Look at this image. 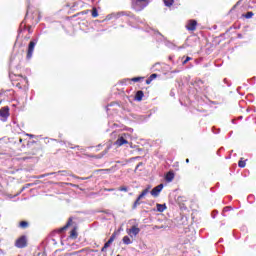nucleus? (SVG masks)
Listing matches in <instances>:
<instances>
[{
    "mask_svg": "<svg viewBox=\"0 0 256 256\" xmlns=\"http://www.w3.org/2000/svg\"><path fill=\"white\" fill-rule=\"evenodd\" d=\"M120 17H133V13L127 11L113 12L106 16L105 21H111V19H120Z\"/></svg>",
    "mask_w": 256,
    "mask_h": 256,
    "instance_id": "nucleus-1",
    "label": "nucleus"
},
{
    "mask_svg": "<svg viewBox=\"0 0 256 256\" xmlns=\"http://www.w3.org/2000/svg\"><path fill=\"white\" fill-rule=\"evenodd\" d=\"M147 5H149L147 0H132V9L134 11H143Z\"/></svg>",
    "mask_w": 256,
    "mask_h": 256,
    "instance_id": "nucleus-2",
    "label": "nucleus"
},
{
    "mask_svg": "<svg viewBox=\"0 0 256 256\" xmlns=\"http://www.w3.org/2000/svg\"><path fill=\"white\" fill-rule=\"evenodd\" d=\"M38 41L39 39L35 38L29 42L26 59L29 60L33 57V51H35V45H37Z\"/></svg>",
    "mask_w": 256,
    "mask_h": 256,
    "instance_id": "nucleus-3",
    "label": "nucleus"
},
{
    "mask_svg": "<svg viewBox=\"0 0 256 256\" xmlns=\"http://www.w3.org/2000/svg\"><path fill=\"white\" fill-rule=\"evenodd\" d=\"M49 175H56V177H69L71 173L67 170H60L58 172H52V173H47L39 177V179H43V177H49Z\"/></svg>",
    "mask_w": 256,
    "mask_h": 256,
    "instance_id": "nucleus-4",
    "label": "nucleus"
},
{
    "mask_svg": "<svg viewBox=\"0 0 256 256\" xmlns=\"http://www.w3.org/2000/svg\"><path fill=\"white\" fill-rule=\"evenodd\" d=\"M15 247L18 249H25V247H27V236L23 235L18 238L15 242Z\"/></svg>",
    "mask_w": 256,
    "mask_h": 256,
    "instance_id": "nucleus-5",
    "label": "nucleus"
},
{
    "mask_svg": "<svg viewBox=\"0 0 256 256\" xmlns=\"http://www.w3.org/2000/svg\"><path fill=\"white\" fill-rule=\"evenodd\" d=\"M163 183L159 184L158 186L154 187L151 191L150 194L152 195V197H159V193H161V191H163Z\"/></svg>",
    "mask_w": 256,
    "mask_h": 256,
    "instance_id": "nucleus-6",
    "label": "nucleus"
},
{
    "mask_svg": "<svg viewBox=\"0 0 256 256\" xmlns=\"http://www.w3.org/2000/svg\"><path fill=\"white\" fill-rule=\"evenodd\" d=\"M127 134H123L122 136H120L117 141H116V145H118V147H121L123 145H127L129 142L127 141Z\"/></svg>",
    "mask_w": 256,
    "mask_h": 256,
    "instance_id": "nucleus-7",
    "label": "nucleus"
},
{
    "mask_svg": "<svg viewBox=\"0 0 256 256\" xmlns=\"http://www.w3.org/2000/svg\"><path fill=\"white\" fill-rule=\"evenodd\" d=\"M186 29L188 31H195V29H197V20H189Z\"/></svg>",
    "mask_w": 256,
    "mask_h": 256,
    "instance_id": "nucleus-8",
    "label": "nucleus"
},
{
    "mask_svg": "<svg viewBox=\"0 0 256 256\" xmlns=\"http://www.w3.org/2000/svg\"><path fill=\"white\" fill-rule=\"evenodd\" d=\"M139 233H141V229L136 226H132V228L128 232V235H130V237H137Z\"/></svg>",
    "mask_w": 256,
    "mask_h": 256,
    "instance_id": "nucleus-9",
    "label": "nucleus"
},
{
    "mask_svg": "<svg viewBox=\"0 0 256 256\" xmlns=\"http://www.w3.org/2000/svg\"><path fill=\"white\" fill-rule=\"evenodd\" d=\"M71 223H73V219L69 218L68 222L66 223V225L64 227H61L57 230L58 233H63L64 231H66L69 227H71Z\"/></svg>",
    "mask_w": 256,
    "mask_h": 256,
    "instance_id": "nucleus-10",
    "label": "nucleus"
},
{
    "mask_svg": "<svg viewBox=\"0 0 256 256\" xmlns=\"http://www.w3.org/2000/svg\"><path fill=\"white\" fill-rule=\"evenodd\" d=\"M0 117H3V119H7V117H9V108L8 107H4L0 110Z\"/></svg>",
    "mask_w": 256,
    "mask_h": 256,
    "instance_id": "nucleus-11",
    "label": "nucleus"
},
{
    "mask_svg": "<svg viewBox=\"0 0 256 256\" xmlns=\"http://www.w3.org/2000/svg\"><path fill=\"white\" fill-rule=\"evenodd\" d=\"M144 96L145 93H143V90H138L135 94V101H143Z\"/></svg>",
    "mask_w": 256,
    "mask_h": 256,
    "instance_id": "nucleus-12",
    "label": "nucleus"
},
{
    "mask_svg": "<svg viewBox=\"0 0 256 256\" xmlns=\"http://www.w3.org/2000/svg\"><path fill=\"white\" fill-rule=\"evenodd\" d=\"M115 237H117V234L113 233L109 240L104 244L105 245V248H109L111 247V244L113 243V241H115Z\"/></svg>",
    "mask_w": 256,
    "mask_h": 256,
    "instance_id": "nucleus-13",
    "label": "nucleus"
},
{
    "mask_svg": "<svg viewBox=\"0 0 256 256\" xmlns=\"http://www.w3.org/2000/svg\"><path fill=\"white\" fill-rule=\"evenodd\" d=\"M173 179H175V174L173 172H168L165 176V180L167 181V183H171Z\"/></svg>",
    "mask_w": 256,
    "mask_h": 256,
    "instance_id": "nucleus-14",
    "label": "nucleus"
},
{
    "mask_svg": "<svg viewBox=\"0 0 256 256\" xmlns=\"http://www.w3.org/2000/svg\"><path fill=\"white\" fill-rule=\"evenodd\" d=\"M156 209H157L158 213H163V211H165V209H167V205L166 204H156Z\"/></svg>",
    "mask_w": 256,
    "mask_h": 256,
    "instance_id": "nucleus-15",
    "label": "nucleus"
},
{
    "mask_svg": "<svg viewBox=\"0 0 256 256\" xmlns=\"http://www.w3.org/2000/svg\"><path fill=\"white\" fill-rule=\"evenodd\" d=\"M149 195V190L148 189H144L141 194L138 196V199H145V197Z\"/></svg>",
    "mask_w": 256,
    "mask_h": 256,
    "instance_id": "nucleus-16",
    "label": "nucleus"
},
{
    "mask_svg": "<svg viewBox=\"0 0 256 256\" xmlns=\"http://www.w3.org/2000/svg\"><path fill=\"white\" fill-rule=\"evenodd\" d=\"M141 199H139V197H137V199L134 201L133 205H132V209L135 210L137 209V207H139V205H141Z\"/></svg>",
    "mask_w": 256,
    "mask_h": 256,
    "instance_id": "nucleus-17",
    "label": "nucleus"
},
{
    "mask_svg": "<svg viewBox=\"0 0 256 256\" xmlns=\"http://www.w3.org/2000/svg\"><path fill=\"white\" fill-rule=\"evenodd\" d=\"M124 245H131L133 242L131 241V238L129 236H124L122 239Z\"/></svg>",
    "mask_w": 256,
    "mask_h": 256,
    "instance_id": "nucleus-18",
    "label": "nucleus"
},
{
    "mask_svg": "<svg viewBox=\"0 0 256 256\" xmlns=\"http://www.w3.org/2000/svg\"><path fill=\"white\" fill-rule=\"evenodd\" d=\"M247 165L246 160H243V158H241L238 162V167H240V169H244V167Z\"/></svg>",
    "mask_w": 256,
    "mask_h": 256,
    "instance_id": "nucleus-19",
    "label": "nucleus"
},
{
    "mask_svg": "<svg viewBox=\"0 0 256 256\" xmlns=\"http://www.w3.org/2000/svg\"><path fill=\"white\" fill-rule=\"evenodd\" d=\"M19 227H21V229H27L29 227V222L21 221Z\"/></svg>",
    "mask_w": 256,
    "mask_h": 256,
    "instance_id": "nucleus-20",
    "label": "nucleus"
},
{
    "mask_svg": "<svg viewBox=\"0 0 256 256\" xmlns=\"http://www.w3.org/2000/svg\"><path fill=\"white\" fill-rule=\"evenodd\" d=\"M229 211H233V207H231V206L224 207L223 212H222L223 217H225V213H227Z\"/></svg>",
    "mask_w": 256,
    "mask_h": 256,
    "instance_id": "nucleus-21",
    "label": "nucleus"
},
{
    "mask_svg": "<svg viewBox=\"0 0 256 256\" xmlns=\"http://www.w3.org/2000/svg\"><path fill=\"white\" fill-rule=\"evenodd\" d=\"M175 3V0H164L165 7H171Z\"/></svg>",
    "mask_w": 256,
    "mask_h": 256,
    "instance_id": "nucleus-22",
    "label": "nucleus"
},
{
    "mask_svg": "<svg viewBox=\"0 0 256 256\" xmlns=\"http://www.w3.org/2000/svg\"><path fill=\"white\" fill-rule=\"evenodd\" d=\"M92 17L94 18L99 17V12L97 11V8L92 9Z\"/></svg>",
    "mask_w": 256,
    "mask_h": 256,
    "instance_id": "nucleus-23",
    "label": "nucleus"
},
{
    "mask_svg": "<svg viewBox=\"0 0 256 256\" xmlns=\"http://www.w3.org/2000/svg\"><path fill=\"white\" fill-rule=\"evenodd\" d=\"M134 83H139V81H143V77H134L131 79Z\"/></svg>",
    "mask_w": 256,
    "mask_h": 256,
    "instance_id": "nucleus-24",
    "label": "nucleus"
},
{
    "mask_svg": "<svg viewBox=\"0 0 256 256\" xmlns=\"http://www.w3.org/2000/svg\"><path fill=\"white\" fill-rule=\"evenodd\" d=\"M70 237L77 238V230L72 229L71 232H70Z\"/></svg>",
    "mask_w": 256,
    "mask_h": 256,
    "instance_id": "nucleus-25",
    "label": "nucleus"
},
{
    "mask_svg": "<svg viewBox=\"0 0 256 256\" xmlns=\"http://www.w3.org/2000/svg\"><path fill=\"white\" fill-rule=\"evenodd\" d=\"M118 191H123L124 193H127V191H129V188L127 186H121L120 188H118Z\"/></svg>",
    "mask_w": 256,
    "mask_h": 256,
    "instance_id": "nucleus-26",
    "label": "nucleus"
},
{
    "mask_svg": "<svg viewBox=\"0 0 256 256\" xmlns=\"http://www.w3.org/2000/svg\"><path fill=\"white\" fill-rule=\"evenodd\" d=\"M253 12H247L245 15H244V17H245V19H251V17H253Z\"/></svg>",
    "mask_w": 256,
    "mask_h": 256,
    "instance_id": "nucleus-27",
    "label": "nucleus"
},
{
    "mask_svg": "<svg viewBox=\"0 0 256 256\" xmlns=\"http://www.w3.org/2000/svg\"><path fill=\"white\" fill-rule=\"evenodd\" d=\"M191 59H193V58L187 56V57L184 59V61H182V65H187V63H189V61H191Z\"/></svg>",
    "mask_w": 256,
    "mask_h": 256,
    "instance_id": "nucleus-28",
    "label": "nucleus"
},
{
    "mask_svg": "<svg viewBox=\"0 0 256 256\" xmlns=\"http://www.w3.org/2000/svg\"><path fill=\"white\" fill-rule=\"evenodd\" d=\"M223 82L225 83V85H227V87H231V83H229V80H227V78H224Z\"/></svg>",
    "mask_w": 256,
    "mask_h": 256,
    "instance_id": "nucleus-29",
    "label": "nucleus"
},
{
    "mask_svg": "<svg viewBox=\"0 0 256 256\" xmlns=\"http://www.w3.org/2000/svg\"><path fill=\"white\" fill-rule=\"evenodd\" d=\"M149 78L153 81L154 79H157V74L153 73Z\"/></svg>",
    "mask_w": 256,
    "mask_h": 256,
    "instance_id": "nucleus-30",
    "label": "nucleus"
},
{
    "mask_svg": "<svg viewBox=\"0 0 256 256\" xmlns=\"http://www.w3.org/2000/svg\"><path fill=\"white\" fill-rule=\"evenodd\" d=\"M68 147H70L71 149H79V145L73 147L72 144L69 142H68Z\"/></svg>",
    "mask_w": 256,
    "mask_h": 256,
    "instance_id": "nucleus-31",
    "label": "nucleus"
},
{
    "mask_svg": "<svg viewBox=\"0 0 256 256\" xmlns=\"http://www.w3.org/2000/svg\"><path fill=\"white\" fill-rule=\"evenodd\" d=\"M217 213H219L217 210H214L212 212V219H215V217L217 216Z\"/></svg>",
    "mask_w": 256,
    "mask_h": 256,
    "instance_id": "nucleus-32",
    "label": "nucleus"
},
{
    "mask_svg": "<svg viewBox=\"0 0 256 256\" xmlns=\"http://www.w3.org/2000/svg\"><path fill=\"white\" fill-rule=\"evenodd\" d=\"M152 81H153V80L150 79V78L146 79V85H151V82H152Z\"/></svg>",
    "mask_w": 256,
    "mask_h": 256,
    "instance_id": "nucleus-33",
    "label": "nucleus"
},
{
    "mask_svg": "<svg viewBox=\"0 0 256 256\" xmlns=\"http://www.w3.org/2000/svg\"><path fill=\"white\" fill-rule=\"evenodd\" d=\"M219 129L215 131V127L212 128V133H214L215 135H217L219 133Z\"/></svg>",
    "mask_w": 256,
    "mask_h": 256,
    "instance_id": "nucleus-34",
    "label": "nucleus"
},
{
    "mask_svg": "<svg viewBox=\"0 0 256 256\" xmlns=\"http://www.w3.org/2000/svg\"><path fill=\"white\" fill-rule=\"evenodd\" d=\"M71 176L74 177V179H81L82 181H85V179H87V178H80V177H77L75 175H71Z\"/></svg>",
    "mask_w": 256,
    "mask_h": 256,
    "instance_id": "nucleus-35",
    "label": "nucleus"
},
{
    "mask_svg": "<svg viewBox=\"0 0 256 256\" xmlns=\"http://www.w3.org/2000/svg\"><path fill=\"white\" fill-rule=\"evenodd\" d=\"M142 165H143V162H139V163L137 164V166H136L135 169H136V170L139 169Z\"/></svg>",
    "mask_w": 256,
    "mask_h": 256,
    "instance_id": "nucleus-36",
    "label": "nucleus"
},
{
    "mask_svg": "<svg viewBox=\"0 0 256 256\" xmlns=\"http://www.w3.org/2000/svg\"><path fill=\"white\" fill-rule=\"evenodd\" d=\"M145 189L148 190V193H151V185H148Z\"/></svg>",
    "mask_w": 256,
    "mask_h": 256,
    "instance_id": "nucleus-37",
    "label": "nucleus"
},
{
    "mask_svg": "<svg viewBox=\"0 0 256 256\" xmlns=\"http://www.w3.org/2000/svg\"><path fill=\"white\" fill-rule=\"evenodd\" d=\"M107 249H108V248H105V244H104V246H103L102 249H101L102 253H105V251H107Z\"/></svg>",
    "mask_w": 256,
    "mask_h": 256,
    "instance_id": "nucleus-38",
    "label": "nucleus"
},
{
    "mask_svg": "<svg viewBox=\"0 0 256 256\" xmlns=\"http://www.w3.org/2000/svg\"><path fill=\"white\" fill-rule=\"evenodd\" d=\"M16 87H18V89H23V87L21 86V83H17Z\"/></svg>",
    "mask_w": 256,
    "mask_h": 256,
    "instance_id": "nucleus-39",
    "label": "nucleus"
},
{
    "mask_svg": "<svg viewBox=\"0 0 256 256\" xmlns=\"http://www.w3.org/2000/svg\"><path fill=\"white\" fill-rule=\"evenodd\" d=\"M24 189H27L26 187H22L20 192L18 193V195H21V193H23Z\"/></svg>",
    "mask_w": 256,
    "mask_h": 256,
    "instance_id": "nucleus-40",
    "label": "nucleus"
},
{
    "mask_svg": "<svg viewBox=\"0 0 256 256\" xmlns=\"http://www.w3.org/2000/svg\"><path fill=\"white\" fill-rule=\"evenodd\" d=\"M157 35H159L160 37H162V39H165V36L161 35V33L159 31L156 32Z\"/></svg>",
    "mask_w": 256,
    "mask_h": 256,
    "instance_id": "nucleus-41",
    "label": "nucleus"
},
{
    "mask_svg": "<svg viewBox=\"0 0 256 256\" xmlns=\"http://www.w3.org/2000/svg\"><path fill=\"white\" fill-rule=\"evenodd\" d=\"M237 37H238V39H243V34L239 33V34L237 35Z\"/></svg>",
    "mask_w": 256,
    "mask_h": 256,
    "instance_id": "nucleus-42",
    "label": "nucleus"
},
{
    "mask_svg": "<svg viewBox=\"0 0 256 256\" xmlns=\"http://www.w3.org/2000/svg\"><path fill=\"white\" fill-rule=\"evenodd\" d=\"M164 226H155V229H163Z\"/></svg>",
    "mask_w": 256,
    "mask_h": 256,
    "instance_id": "nucleus-43",
    "label": "nucleus"
},
{
    "mask_svg": "<svg viewBox=\"0 0 256 256\" xmlns=\"http://www.w3.org/2000/svg\"><path fill=\"white\" fill-rule=\"evenodd\" d=\"M60 145H66L65 141H60Z\"/></svg>",
    "mask_w": 256,
    "mask_h": 256,
    "instance_id": "nucleus-44",
    "label": "nucleus"
},
{
    "mask_svg": "<svg viewBox=\"0 0 256 256\" xmlns=\"http://www.w3.org/2000/svg\"><path fill=\"white\" fill-rule=\"evenodd\" d=\"M171 97H175V93L170 92Z\"/></svg>",
    "mask_w": 256,
    "mask_h": 256,
    "instance_id": "nucleus-45",
    "label": "nucleus"
},
{
    "mask_svg": "<svg viewBox=\"0 0 256 256\" xmlns=\"http://www.w3.org/2000/svg\"><path fill=\"white\" fill-rule=\"evenodd\" d=\"M28 137H31V139H33L34 135L33 134H28Z\"/></svg>",
    "mask_w": 256,
    "mask_h": 256,
    "instance_id": "nucleus-46",
    "label": "nucleus"
},
{
    "mask_svg": "<svg viewBox=\"0 0 256 256\" xmlns=\"http://www.w3.org/2000/svg\"><path fill=\"white\" fill-rule=\"evenodd\" d=\"M29 6H28V9H27V13H26V17H27V15H29Z\"/></svg>",
    "mask_w": 256,
    "mask_h": 256,
    "instance_id": "nucleus-47",
    "label": "nucleus"
},
{
    "mask_svg": "<svg viewBox=\"0 0 256 256\" xmlns=\"http://www.w3.org/2000/svg\"><path fill=\"white\" fill-rule=\"evenodd\" d=\"M171 73H179V70H174Z\"/></svg>",
    "mask_w": 256,
    "mask_h": 256,
    "instance_id": "nucleus-48",
    "label": "nucleus"
},
{
    "mask_svg": "<svg viewBox=\"0 0 256 256\" xmlns=\"http://www.w3.org/2000/svg\"><path fill=\"white\" fill-rule=\"evenodd\" d=\"M24 81H25L26 83H29V81L27 80V77H24Z\"/></svg>",
    "mask_w": 256,
    "mask_h": 256,
    "instance_id": "nucleus-49",
    "label": "nucleus"
},
{
    "mask_svg": "<svg viewBox=\"0 0 256 256\" xmlns=\"http://www.w3.org/2000/svg\"><path fill=\"white\" fill-rule=\"evenodd\" d=\"M133 159H141V157H140V156H137V157H135V158H133Z\"/></svg>",
    "mask_w": 256,
    "mask_h": 256,
    "instance_id": "nucleus-50",
    "label": "nucleus"
},
{
    "mask_svg": "<svg viewBox=\"0 0 256 256\" xmlns=\"http://www.w3.org/2000/svg\"><path fill=\"white\" fill-rule=\"evenodd\" d=\"M219 243H223V238H221V239L219 240Z\"/></svg>",
    "mask_w": 256,
    "mask_h": 256,
    "instance_id": "nucleus-51",
    "label": "nucleus"
},
{
    "mask_svg": "<svg viewBox=\"0 0 256 256\" xmlns=\"http://www.w3.org/2000/svg\"><path fill=\"white\" fill-rule=\"evenodd\" d=\"M166 45H167V46L171 45V42H168Z\"/></svg>",
    "mask_w": 256,
    "mask_h": 256,
    "instance_id": "nucleus-52",
    "label": "nucleus"
},
{
    "mask_svg": "<svg viewBox=\"0 0 256 256\" xmlns=\"http://www.w3.org/2000/svg\"><path fill=\"white\" fill-rule=\"evenodd\" d=\"M186 163H189V158L186 159Z\"/></svg>",
    "mask_w": 256,
    "mask_h": 256,
    "instance_id": "nucleus-53",
    "label": "nucleus"
},
{
    "mask_svg": "<svg viewBox=\"0 0 256 256\" xmlns=\"http://www.w3.org/2000/svg\"><path fill=\"white\" fill-rule=\"evenodd\" d=\"M56 177H58V179H61V176H56Z\"/></svg>",
    "mask_w": 256,
    "mask_h": 256,
    "instance_id": "nucleus-54",
    "label": "nucleus"
},
{
    "mask_svg": "<svg viewBox=\"0 0 256 256\" xmlns=\"http://www.w3.org/2000/svg\"><path fill=\"white\" fill-rule=\"evenodd\" d=\"M56 177H58V179H61V176H56Z\"/></svg>",
    "mask_w": 256,
    "mask_h": 256,
    "instance_id": "nucleus-55",
    "label": "nucleus"
},
{
    "mask_svg": "<svg viewBox=\"0 0 256 256\" xmlns=\"http://www.w3.org/2000/svg\"><path fill=\"white\" fill-rule=\"evenodd\" d=\"M70 186L75 187V185H73V184H70Z\"/></svg>",
    "mask_w": 256,
    "mask_h": 256,
    "instance_id": "nucleus-56",
    "label": "nucleus"
},
{
    "mask_svg": "<svg viewBox=\"0 0 256 256\" xmlns=\"http://www.w3.org/2000/svg\"><path fill=\"white\" fill-rule=\"evenodd\" d=\"M108 191H113V189H109Z\"/></svg>",
    "mask_w": 256,
    "mask_h": 256,
    "instance_id": "nucleus-57",
    "label": "nucleus"
},
{
    "mask_svg": "<svg viewBox=\"0 0 256 256\" xmlns=\"http://www.w3.org/2000/svg\"><path fill=\"white\" fill-rule=\"evenodd\" d=\"M23 140L22 139H20V143L22 142Z\"/></svg>",
    "mask_w": 256,
    "mask_h": 256,
    "instance_id": "nucleus-58",
    "label": "nucleus"
},
{
    "mask_svg": "<svg viewBox=\"0 0 256 256\" xmlns=\"http://www.w3.org/2000/svg\"><path fill=\"white\" fill-rule=\"evenodd\" d=\"M169 59H170V60H172V58H171V57H169Z\"/></svg>",
    "mask_w": 256,
    "mask_h": 256,
    "instance_id": "nucleus-59",
    "label": "nucleus"
},
{
    "mask_svg": "<svg viewBox=\"0 0 256 256\" xmlns=\"http://www.w3.org/2000/svg\"><path fill=\"white\" fill-rule=\"evenodd\" d=\"M119 256V255H118Z\"/></svg>",
    "mask_w": 256,
    "mask_h": 256,
    "instance_id": "nucleus-60",
    "label": "nucleus"
}]
</instances>
